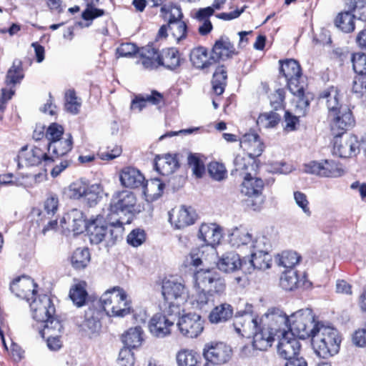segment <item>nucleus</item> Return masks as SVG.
<instances>
[{"instance_id":"f257e3e1","label":"nucleus","mask_w":366,"mask_h":366,"mask_svg":"<svg viewBox=\"0 0 366 366\" xmlns=\"http://www.w3.org/2000/svg\"><path fill=\"white\" fill-rule=\"evenodd\" d=\"M340 94L333 86L323 91L319 97L321 103H325L332 119L331 131L334 136H342L355 124V119L350 108L340 104Z\"/></svg>"},{"instance_id":"f03ea898","label":"nucleus","mask_w":366,"mask_h":366,"mask_svg":"<svg viewBox=\"0 0 366 366\" xmlns=\"http://www.w3.org/2000/svg\"><path fill=\"white\" fill-rule=\"evenodd\" d=\"M310 337L312 348L318 357L328 359L338 353L341 338L333 327L320 322Z\"/></svg>"},{"instance_id":"7ed1b4c3","label":"nucleus","mask_w":366,"mask_h":366,"mask_svg":"<svg viewBox=\"0 0 366 366\" xmlns=\"http://www.w3.org/2000/svg\"><path fill=\"white\" fill-rule=\"evenodd\" d=\"M136 203L137 198L134 194L129 191L119 192L113 197L110 204V211L113 214L119 215V218L110 224V227H115V238L122 234L124 224L131 223L134 213L136 212Z\"/></svg>"},{"instance_id":"20e7f679","label":"nucleus","mask_w":366,"mask_h":366,"mask_svg":"<svg viewBox=\"0 0 366 366\" xmlns=\"http://www.w3.org/2000/svg\"><path fill=\"white\" fill-rule=\"evenodd\" d=\"M280 71L286 79L288 89L297 97V107L305 109L310 106L309 94L305 93V82L302 81V71L298 61L293 59L280 61Z\"/></svg>"},{"instance_id":"39448f33","label":"nucleus","mask_w":366,"mask_h":366,"mask_svg":"<svg viewBox=\"0 0 366 366\" xmlns=\"http://www.w3.org/2000/svg\"><path fill=\"white\" fill-rule=\"evenodd\" d=\"M162 295L164 298V311L172 316H179L181 305L188 297L184 285L175 279H164L162 285Z\"/></svg>"},{"instance_id":"423d86ee","label":"nucleus","mask_w":366,"mask_h":366,"mask_svg":"<svg viewBox=\"0 0 366 366\" xmlns=\"http://www.w3.org/2000/svg\"><path fill=\"white\" fill-rule=\"evenodd\" d=\"M99 302L105 312L109 317H124L131 312L130 302L127 300V294L119 287L107 290Z\"/></svg>"},{"instance_id":"0eeeda50","label":"nucleus","mask_w":366,"mask_h":366,"mask_svg":"<svg viewBox=\"0 0 366 366\" xmlns=\"http://www.w3.org/2000/svg\"><path fill=\"white\" fill-rule=\"evenodd\" d=\"M320 322H316L311 309L297 310L290 316L288 332L299 339L310 337Z\"/></svg>"},{"instance_id":"6e6552de","label":"nucleus","mask_w":366,"mask_h":366,"mask_svg":"<svg viewBox=\"0 0 366 366\" xmlns=\"http://www.w3.org/2000/svg\"><path fill=\"white\" fill-rule=\"evenodd\" d=\"M252 305L246 304L243 310H239L234 315L233 325L237 334L244 337H250L260 324V318L254 316Z\"/></svg>"},{"instance_id":"1a4fd4ad","label":"nucleus","mask_w":366,"mask_h":366,"mask_svg":"<svg viewBox=\"0 0 366 366\" xmlns=\"http://www.w3.org/2000/svg\"><path fill=\"white\" fill-rule=\"evenodd\" d=\"M195 280L199 288H204L209 293L221 295L226 289L224 278L214 270H200L195 274Z\"/></svg>"},{"instance_id":"9d476101","label":"nucleus","mask_w":366,"mask_h":366,"mask_svg":"<svg viewBox=\"0 0 366 366\" xmlns=\"http://www.w3.org/2000/svg\"><path fill=\"white\" fill-rule=\"evenodd\" d=\"M204 366H216L227 362L232 356V349L223 342H209L204 345Z\"/></svg>"},{"instance_id":"9b49d317","label":"nucleus","mask_w":366,"mask_h":366,"mask_svg":"<svg viewBox=\"0 0 366 366\" xmlns=\"http://www.w3.org/2000/svg\"><path fill=\"white\" fill-rule=\"evenodd\" d=\"M289 318L280 309L272 307L260 318V323L280 337L284 332H288Z\"/></svg>"},{"instance_id":"f8f14e48","label":"nucleus","mask_w":366,"mask_h":366,"mask_svg":"<svg viewBox=\"0 0 366 366\" xmlns=\"http://www.w3.org/2000/svg\"><path fill=\"white\" fill-rule=\"evenodd\" d=\"M110 223L106 222L105 219L102 215H97L96 218L91 219L88 222V225L86 231L88 233L90 242L92 244H98L102 242L107 236L109 229V233L112 239H116L115 227H110Z\"/></svg>"},{"instance_id":"ddd939ff","label":"nucleus","mask_w":366,"mask_h":366,"mask_svg":"<svg viewBox=\"0 0 366 366\" xmlns=\"http://www.w3.org/2000/svg\"><path fill=\"white\" fill-rule=\"evenodd\" d=\"M24 78L23 64L21 60L16 59L13 61L12 65L8 69L4 83L6 87L1 89L3 99L9 100L15 94V87L19 85Z\"/></svg>"},{"instance_id":"4468645a","label":"nucleus","mask_w":366,"mask_h":366,"mask_svg":"<svg viewBox=\"0 0 366 366\" xmlns=\"http://www.w3.org/2000/svg\"><path fill=\"white\" fill-rule=\"evenodd\" d=\"M306 173L325 177H339L344 174L342 167L333 160L313 161L305 165Z\"/></svg>"},{"instance_id":"2eb2a0df","label":"nucleus","mask_w":366,"mask_h":366,"mask_svg":"<svg viewBox=\"0 0 366 366\" xmlns=\"http://www.w3.org/2000/svg\"><path fill=\"white\" fill-rule=\"evenodd\" d=\"M263 189L264 182L262 179L252 176L244 177L240 191L242 194L252 199V207L254 210H257L264 201Z\"/></svg>"},{"instance_id":"dca6fc26","label":"nucleus","mask_w":366,"mask_h":366,"mask_svg":"<svg viewBox=\"0 0 366 366\" xmlns=\"http://www.w3.org/2000/svg\"><path fill=\"white\" fill-rule=\"evenodd\" d=\"M177 326L184 336L194 338L202 332L204 320L199 315L189 312L179 319Z\"/></svg>"},{"instance_id":"f3484780","label":"nucleus","mask_w":366,"mask_h":366,"mask_svg":"<svg viewBox=\"0 0 366 366\" xmlns=\"http://www.w3.org/2000/svg\"><path fill=\"white\" fill-rule=\"evenodd\" d=\"M119 180L124 187L130 189L141 187L143 189L144 194L149 191L144 176L139 169L134 167H126L123 168L119 173Z\"/></svg>"},{"instance_id":"a211bd4d","label":"nucleus","mask_w":366,"mask_h":366,"mask_svg":"<svg viewBox=\"0 0 366 366\" xmlns=\"http://www.w3.org/2000/svg\"><path fill=\"white\" fill-rule=\"evenodd\" d=\"M164 313H157L150 320L149 329L150 332L157 337H164L171 332V327L177 317L172 316L163 310Z\"/></svg>"},{"instance_id":"6ab92c4d","label":"nucleus","mask_w":366,"mask_h":366,"mask_svg":"<svg viewBox=\"0 0 366 366\" xmlns=\"http://www.w3.org/2000/svg\"><path fill=\"white\" fill-rule=\"evenodd\" d=\"M333 154L347 158L356 155L360 151L359 142L356 136L348 135L345 138L342 136H334Z\"/></svg>"},{"instance_id":"aec40b11","label":"nucleus","mask_w":366,"mask_h":366,"mask_svg":"<svg viewBox=\"0 0 366 366\" xmlns=\"http://www.w3.org/2000/svg\"><path fill=\"white\" fill-rule=\"evenodd\" d=\"M30 308L33 318L39 322L54 315L56 311L51 300L46 295H39L38 298H35L30 303Z\"/></svg>"},{"instance_id":"412c9836","label":"nucleus","mask_w":366,"mask_h":366,"mask_svg":"<svg viewBox=\"0 0 366 366\" xmlns=\"http://www.w3.org/2000/svg\"><path fill=\"white\" fill-rule=\"evenodd\" d=\"M37 285L30 277L23 275L15 278L10 284V290L17 297L29 301L36 292Z\"/></svg>"},{"instance_id":"4be33fe9","label":"nucleus","mask_w":366,"mask_h":366,"mask_svg":"<svg viewBox=\"0 0 366 366\" xmlns=\"http://www.w3.org/2000/svg\"><path fill=\"white\" fill-rule=\"evenodd\" d=\"M237 54L233 44L227 36H222L217 40L211 51V59L214 63L226 61Z\"/></svg>"},{"instance_id":"5701e85b","label":"nucleus","mask_w":366,"mask_h":366,"mask_svg":"<svg viewBox=\"0 0 366 366\" xmlns=\"http://www.w3.org/2000/svg\"><path fill=\"white\" fill-rule=\"evenodd\" d=\"M295 337L291 333L284 332L277 337L279 339L277 352L282 358L287 360L298 355L301 345Z\"/></svg>"},{"instance_id":"b1692460","label":"nucleus","mask_w":366,"mask_h":366,"mask_svg":"<svg viewBox=\"0 0 366 366\" xmlns=\"http://www.w3.org/2000/svg\"><path fill=\"white\" fill-rule=\"evenodd\" d=\"M169 220L177 229H182L193 224L197 219L195 211L190 207L182 206L169 212Z\"/></svg>"},{"instance_id":"393cba45","label":"nucleus","mask_w":366,"mask_h":366,"mask_svg":"<svg viewBox=\"0 0 366 366\" xmlns=\"http://www.w3.org/2000/svg\"><path fill=\"white\" fill-rule=\"evenodd\" d=\"M253 337L252 345L254 349L261 351L267 350L270 347L277 337L271 330L260 323L252 335Z\"/></svg>"},{"instance_id":"a878e982","label":"nucleus","mask_w":366,"mask_h":366,"mask_svg":"<svg viewBox=\"0 0 366 366\" xmlns=\"http://www.w3.org/2000/svg\"><path fill=\"white\" fill-rule=\"evenodd\" d=\"M240 147L249 157L255 158L261 155L264 144L259 135L254 132L244 134L239 140Z\"/></svg>"},{"instance_id":"bb28decb","label":"nucleus","mask_w":366,"mask_h":366,"mask_svg":"<svg viewBox=\"0 0 366 366\" xmlns=\"http://www.w3.org/2000/svg\"><path fill=\"white\" fill-rule=\"evenodd\" d=\"M198 237L207 245L213 247L219 244L222 238V228L216 224H202L199 229Z\"/></svg>"},{"instance_id":"cd10ccee","label":"nucleus","mask_w":366,"mask_h":366,"mask_svg":"<svg viewBox=\"0 0 366 366\" xmlns=\"http://www.w3.org/2000/svg\"><path fill=\"white\" fill-rule=\"evenodd\" d=\"M179 161L177 154H166L157 156L154 159V168L163 176L169 175L179 168Z\"/></svg>"},{"instance_id":"c85d7f7f","label":"nucleus","mask_w":366,"mask_h":366,"mask_svg":"<svg viewBox=\"0 0 366 366\" xmlns=\"http://www.w3.org/2000/svg\"><path fill=\"white\" fill-rule=\"evenodd\" d=\"M73 145L72 136L68 133L60 139H56L48 144V154L51 161L54 157H59L66 154L71 151Z\"/></svg>"},{"instance_id":"c756f323","label":"nucleus","mask_w":366,"mask_h":366,"mask_svg":"<svg viewBox=\"0 0 366 366\" xmlns=\"http://www.w3.org/2000/svg\"><path fill=\"white\" fill-rule=\"evenodd\" d=\"M18 158L21 162H24L26 166H36L41 162L42 160L50 161V156L45 153L39 147H34L30 151H27V147H24L19 152Z\"/></svg>"},{"instance_id":"7c9ffc66","label":"nucleus","mask_w":366,"mask_h":366,"mask_svg":"<svg viewBox=\"0 0 366 366\" xmlns=\"http://www.w3.org/2000/svg\"><path fill=\"white\" fill-rule=\"evenodd\" d=\"M64 193L67 197L74 199L86 197L88 200H90L97 197V194L92 192L89 184L81 180H77L71 183L65 189Z\"/></svg>"},{"instance_id":"2f4dec72","label":"nucleus","mask_w":366,"mask_h":366,"mask_svg":"<svg viewBox=\"0 0 366 366\" xmlns=\"http://www.w3.org/2000/svg\"><path fill=\"white\" fill-rule=\"evenodd\" d=\"M159 66L174 70L181 64L180 54L175 48L163 49L161 54H158Z\"/></svg>"},{"instance_id":"473e14b6","label":"nucleus","mask_w":366,"mask_h":366,"mask_svg":"<svg viewBox=\"0 0 366 366\" xmlns=\"http://www.w3.org/2000/svg\"><path fill=\"white\" fill-rule=\"evenodd\" d=\"M242 266L239 255L234 252L226 253L217 262L218 269L227 273L233 272Z\"/></svg>"},{"instance_id":"72a5a7b5","label":"nucleus","mask_w":366,"mask_h":366,"mask_svg":"<svg viewBox=\"0 0 366 366\" xmlns=\"http://www.w3.org/2000/svg\"><path fill=\"white\" fill-rule=\"evenodd\" d=\"M163 100V96L156 90H153L150 94L136 95L132 100L130 109L141 112L147 105V103H151L154 105L159 104Z\"/></svg>"},{"instance_id":"f704fd0d","label":"nucleus","mask_w":366,"mask_h":366,"mask_svg":"<svg viewBox=\"0 0 366 366\" xmlns=\"http://www.w3.org/2000/svg\"><path fill=\"white\" fill-rule=\"evenodd\" d=\"M190 61L192 65L199 69L208 68L214 63L211 56H208L207 49L202 46L195 47L191 51Z\"/></svg>"},{"instance_id":"c9c22d12","label":"nucleus","mask_w":366,"mask_h":366,"mask_svg":"<svg viewBox=\"0 0 366 366\" xmlns=\"http://www.w3.org/2000/svg\"><path fill=\"white\" fill-rule=\"evenodd\" d=\"M303 284V280L298 277L297 272L294 269H285L282 272L280 280V287L286 291H292Z\"/></svg>"},{"instance_id":"e433bc0d","label":"nucleus","mask_w":366,"mask_h":366,"mask_svg":"<svg viewBox=\"0 0 366 366\" xmlns=\"http://www.w3.org/2000/svg\"><path fill=\"white\" fill-rule=\"evenodd\" d=\"M66 219L76 234H81L87 228L88 222H86L83 212L78 209L70 210L66 214Z\"/></svg>"},{"instance_id":"4c0bfd02","label":"nucleus","mask_w":366,"mask_h":366,"mask_svg":"<svg viewBox=\"0 0 366 366\" xmlns=\"http://www.w3.org/2000/svg\"><path fill=\"white\" fill-rule=\"evenodd\" d=\"M234 169L243 178L252 176V172L255 169V160L252 157H244L237 155L234 160Z\"/></svg>"},{"instance_id":"58836bf2","label":"nucleus","mask_w":366,"mask_h":366,"mask_svg":"<svg viewBox=\"0 0 366 366\" xmlns=\"http://www.w3.org/2000/svg\"><path fill=\"white\" fill-rule=\"evenodd\" d=\"M140 56L138 64H141L146 69L152 70L159 66L158 53L152 47H143L140 51Z\"/></svg>"},{"instance_id":"ea45409f","label":"nucleus","mask_w":366,"mask_h":366,"mask_svg":"<svg viewBox=\"0 0 366 366\" xmlns=\"http://www.w3.org/2000/svg\"><path fill=\"white\" fill-rule=\"evenodd\" d=\"M233 315L232 307L227 303L221 304L215 307L209 315V320L212 323L224 322Z\"/></svg>"},{"instance_id":"a19ab883","label":"nucleus","mask_w":366,"mask_h":366,"mask_svg":"<svg viewBox=\"0 0 366 366\" xmlns=\"http://www.w3.org/2000/svg\"><path fill=\"white\" fill-rule=\"evenodd\" d=\"M125 347L134 349L142 345V330L140 327L129 328L122 337Z\"/></svg>"},{"instance_id":"79ce46f5","label":"nucleus","mask_w":366,"mask_h":366,"mask_svg":"<svg viewBox=\"0 0 366 366\" xmlns=\"http://www.w3.org/2000/svg\"><path fill=\"white\" fill-rule=\"evenodd\" d=\"M103 311L94 307H89L85 311L84 315V327L92 332L98 331L101 328L100 319L102 316Z\"/></svg>"},{"instance_id":"37998d69","label":"nucleus","mask_w":366,"mask_h":366,"mask_svg":"<svg viewBox=\"0 0 366 366\" xmlns=\"http://www.w3.org/2000/svg\"><path fill=\"white\" fill-rule=\"evenodd\" d=\"M227 71L224 66H219L213 74L212 84L214 92L217 95L224 93L227 85Z\"/></svg>"},{"instance_id":"c03bdc74","label":"nucleus","mask_w":366,"mask_h":366,"mask_svg":"<svg viewBox=\"0 0 366 366\" xmlns=\"http://www.w3.org/2000/svg\"><path fill=\"white\" fill-rule=\"evenodd\" d=\"M272 257L268 252L253 251L249 262L254 269H266L270 267Z\"/></svg>"},{"instance_id":"a18cd8bd","label":"nucleus","mask_w":366,"mask_h":366,"mask_svg":"<svg viewBox=\"0 0 366 366\" xmlns=\"http://www.w3.org/2000/svg\"><path fill=\"white\" fill-rule=\"evenodd\" d=\"M355 15L350 11L340 12L335 20V24L343 32L350 33L355 29Z\"/></svg>"},{"instance_id":"49530a36","label":"nucleus","mask_w":366,"mask_h":366,"mask_svg":"<svg viewBox=\"0 0 366 366\" xmlns=\"http://www.w3.org/2000/svg\"><path fill=\"white\" fill-rule=\"evenodd\" d=\"M41 323L43 325V328L39 330V333L43 338L51 334L54 335H59L63 327L61 322L54 315L41 322Z\"/></svg>"},{"instance_id":"de8ad7c7","label":"nucleus","mask_w":366,"mask_h":366,"mask_svg":"<svg viewBox=\"0 0 366 366\" xmlns=\"http://www.w3.org/2000/svg\"><path fill=\"white\" fill-rule=\"evenodd\" d=\"M90 262V252L87 248H77L73 253L71 262L77 269L85 268Z\"/></svg>"},{"instance_id":"09e8293b","label":"nucleus","mask_w":366,"mask_h":366,"mask_svg":"<svg viewBox=\"0 0 366 366\" xmlns=\"http://www.w3.org/2000/svg\"><path fill=\"white\" fill-rule=\"evenodd\" d=\"M199 355L189 350H180L177 355V362L178 366H197Z\"/></svg>"},{"instance_id":"8fccbe9b","label":"nucleus","mask_w":366,"mask_h":366,"mask_svg":"<svg viewBox=\"0 0 366 366\" xmlns=\"http://www.w3.org/2000/svg\"><path fill=\"white\" fill-rule=\"evenodd\" d=\"M297 109L298 111L299 116L293 115L290 112L286 111L284 115V121H285V127L284 129L287 132H292L297 129L298 126L300 125V116H304L306 113V109L309 107V106L305 109H301L297 107V104L296 105Z\"/></svg>"},{"instance_id":"3c124183","label":"nucleus","mask_w":366,"mask_h":366,"mask_svg":"<svg viewBox=\"0 0 366 366\" xmlns=\"http://www.w3.org/2000/svg\"><path fill=\"white\" fill-rule=\"evenodd\" d=\"M202 288V290L198 291L195 295L192 297V304L194 307L199 310L206 309L207 306L209 304L212 305L214 302L213 295L205 291Z\"/></svg>"},{"instance_id":"603ef678","label":"nucleus","mask_w":366,"mask_h":366,"mask_svg":"<svg viewBox=\"0 0 366 366\" xmlns=\"http://www.w3.org/2000/svg\"><path fill=\"white\" fill-rule=\"evenodd\" d=\"M87 295V292L81 284L74 285L69 291V297L73 303L79 307L85 304Z\"/></svg>"},{"instance_id":"864d4df0","label":"nucleus","mask_w":366,"mask_h":366,"mask_svg":"<svg viewBox=\"0 0 366 366\" xmlns=\"http://www.w3.org/2000/svg\"><path fill=\"white\" fill-rule=\"evenodd\" d=\"M300 259V255L296 252L285 251L280 256L279 265L284 267L286 269H294V267L299 263Z\"/></svg>"},{"instance_id":"5fc2aeb1","label":"nucleus","mask_w":366,"mask_h":366,"mask_svg":"<svg viewBox=\"0 0 366 366\" xmlns=\"http://www.w3.org/2000/svg\"><path fill=\"white\" fill-rule=\"evenodd\" d=\"M86 4V9L83 11L81 16L84 20H92L104 14L103 9H97L94 6L99 0H84Z\"/></svg>"},{"instance_id":"6e6d98bb","label":"nucleus","mask_w":366,"mask_h":366,"mask_svg":"<svg viewBox=\"0 0 366 366\" xmlns=\"http://www.w3.org/2000/svg\"><path fill=\"white\" fill-rule=\"evenodd\" d=\"M351 61L355 72L359 76H366V54H353Z\"/></svg>"},{"instance_id":"4d7b16f0","label":"nucleus","mask_w":366,"mask_h":366,"mask_svg":"<svg viewBox=\"0 0 366 366\" xmlns=\"http://www.w3.org/2000/svg\"><path fill=\"white\" fill-rule=\"evenodd\" d=\"M188 164L192 168L193 174L198 178L202 177L205 172L203 161L198 154H190L187 158Z\"/></svg>"},{"instance_id":"13d9d810","label":"nucleus","mask_w":366,"mask_h":366,"mask_svg":"<svg viewBox=\"0 0 366 366\" xmlns=\"http://www.w3.org/2000/svg\"><path fill=\"white\" fill-rule=\"evenodd\" d=\"M232 241L237 246L244 245L252 242V235L246 229H236L232 234Z\"/></svg>"},{"instance_id":"bf43d9fd","label":"nucleus","mask_w":366,"mask_h":366,"mask_svg":"<svg viewBox=\"0 0 366 366\" xmlns=\"http://www.w3.org/2000/svg\"><path fill=\"white\" fill-rule=\"evenodd\" d=\"M65 109L67 112L76 114L79 112L81 102L78 100L74 90H69L65 95Z\"/></svg>"},{"instance_id":"052dcab7","label":"nucleus","mask_w":366,"mask_h":366,"mask_svg":"<svg viewBox=\"0 0 366 366\" xmlns=\"http://www.w3.org/2000/svg\"><path fill=\"white\" fill-rule=\"evenodd\" d=\"M145 240L146 233L144 229L139 228L131 231L127 238V243L134 247L142 245Z\"/></svg>"},{"instance_id":"680f3d73","label":"nucleus","mask_w":366,"mask_h":366,"mask_svg":"<svg viewBox=\"0 0 366 366\" xmlns=\"http://www.w3.org/2000/svg\"><path fill=\"white\" fill-rule=\"evenodd\" d=\"M208 172L210 177L217 181H221L227 177L225 167L220 163L214 162L208 165Z\"/></svg>"},{"instance_id":"e2e57ef3","label":"nucleus","mask_w":366,"mask_h":366,"mask_svg":"<svg viewBox=\"0 0 366 366\" xmlns=\"http://www.w3.org/2000/svg\"><path fill=\"white\" fill-rule=\"evenodd\" d=\"M169 29L170 30L172 36L178 41L184 39L187 35V25L183 21H170V24L168 25Z\"/></svg>"},{"instance_id":"0e129e2a","label":"nucleus","mask_w":366,"mask_h":366,"mask_svg":"<svg viewBox=\"0 0 366 366\" xmlns=\"http://www.w3.org/2000/svg\"><path fill=\"white\" fill-rule=\"evenodd\" d=\"M161 11L164 14V18L168 20V25L170 24V21H182L183 14L179 6H172L168 9L163 6L161 9Z\"/></svg>"},{"instance_id":"69168bd1","label":"nucleus","mask_w":366,"mask_h":366,"mask_svg":"<svg viewBox=\"0 0 366 366\" xmlns=\"http://www.w3.org/2000/svg\"><path fill=\"white\" fill-rule=\"evenodd\" d=\"M294 199L297 205L302 209V212L307 216H311V211L309 207V201L305 194L296 191L294 192Z\"/></svg>"},{"instance_id":"338daca9","label":"nucleus","mask_w":366,"mask_h":366,"mask_svg":"<svg viewBox=\"0 0 366 366\" xmlns=\"http://www.w3.org/2000/svg\"><path fill=\"white\" fill-rule=\"evenodd\" d=\"M134 360V353L131 348L124 347L120 350L118 362L121 366H133Z\"/></svg>"},{"instance_id":"774afa93","label":"nucleus","mask_w":366,"mask_h":366,"mask_svg":"<svg viewBox=\"0 0 366 366\" xmlns=\"http://www.w3.org/2000/svg\"><path fill=\"white\" fill-rule=\"evenodd\" d=\"M138 52L136 44L130 42L122 43L117 49L118 57H132Z\"/></svg>"}]
</instances>
